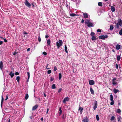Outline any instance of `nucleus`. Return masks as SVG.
<instances>
[{"label":"nucleus","instance_id":"2","mask_svg":"<svg viewBox=\"0 0 122 122\" xmlns=\"http://www.w3.org/2000/svg\"><path fill=\"white\" fill-rule=\"evenodd\" d=\"M56 45L57 46L58 48H59L60 46H61L62 44V41L59 40L58 42H57L56 43Z\"/></svg>","mask_w":122,"mask_h":122},{"label":"nucleus","instance_id":"49","mask_svg":"<svg viewBox=\"0 0 122 122\" xmlns=\"http://www.w3.org/2000/svg\"><path fill=\"white\" fill-rule=\"evenodd\" d=\"M116 78H113V79L112 80V82H114V81H115V80H116Z\"/></svg>","mask_w":122,"mask_h":122},{"label":"nucleus","instance_id":"14","mask_svg":"<svg viewBox=\"0 0 122 122\" xmlns=\"http://www.w3.org/2000/svg\"><path fill=\"white\" fill-rule=\"evenodd\" d=\"M111 10L112 12H114L115 10V8L113 6H112L111 7Z\"/></svg>","mask_w":122,"mask_h":122},{"label":"nucleus","instance_id":"9","mask_svg":"<svg viewBox=\"0 0 122 122\" xmlns=\"http://www.w3.org/2000/svg\"><path fill=\"white\" fill-rule=\"evenodd\" d=\"M94 81L93 80H90L89 81V83L90 85H94Z\"/></svg>","mask_w":122,"mask_h":122},{"label":"nucleus","instance_id":"38","mask_svg":"<svg viewBox=\"0 0 122 122\" xmlns=\"http://www.w3.org/2000/svg\"><path fill=\"white\" fill-rule=\"evenodd\" d=\"M115 119V117L114 116H112L111 118V121Z\"/></svg>","mask_w":122,"mask_h":122},{"label":"nucleus","instance_id":"58","mask_svg":"<svg viewBox=\"0 0 122 122\" xmlns=\"http://www.w3.org/2000/svg\"><path fill=\"white\" fill-rule=\"evenodd\" d=\"M45 37L46 38H47L49 37V36L48 35H46L45 36Z\"/></svg>","mask_w":122,"mask_h":122},{"label":"nucleus","instance_id":"15","mask_svg":"<svg viewBox=\"0 0 122 122\" xmlns=\"http://www.w3.org/2000/svg\"><path fill=\"white\" fill-rule=\"evenodd\" d=\"M113 91H114V92L115 94H116L117 92H119V90H118L117 89H113Z\"/></svg>","mask_w":122,"mask_h":122},{"label":"nucleus","instance_id":"29","mask_svg":"<svg viewBox=\"0 0 122 122\" xmlns=\"http://www.w3.org/2000/svg\"><path fill=\"white\" fill-rule=\"evenodd\" d=\"M70 15L71 16H74L76 15L74 13H72L70 14Z\"/></svg>","mask_w":122,"mask_h":122},{"label":"nucleus","instance_id":"16","mask_svg":"<svg viewBox=\"0 0 122 122\" xmlns=\"http://www.w3.org/2000/svg\"><path fill=\"white\" fill-rule=\"evenodd\" d=\"M38 107V106L37 105H35L33 107L32 110H35Z\"/></svg>","mask_w":122,"mask_h":122},{"label":"nucleus","instance_id":"1","mask_svg":"<svg viewBox=\"0 0 122 122\" xmlns=\"http://www.w3.org/2000/svg\"><path fill=\"white\" fill-rule=\"evenodd\" d=\"M85 24H87V26L88 27L94 26V24L90 22L87 19L85 20Z\"/></svg>","mask_w":122,"mask_h":122},{"label":"nucleus","instance_id":"30","mask_svg":"<svg viewBox=\"0 0 122 122\" xmlns=\"http://www.w3.org/2000/svg\"><path fill=\"white\" fill-rule=\"evenodd\" d=\"M116 112L118 113H120L121 112V111L120 109H117L116 110Z\"/></svg>","mask_w":122,"mask_h":122},{"label":"nucleus","instance_id":"8","mask_svg":"<svg viewBox=\"0 0 122 122\" xmlns=\"http://www.w3.org/2000/svg\"><path fill=\"white\" fill-rule=\"evenodd\" d=\"M3 67V63L2 61H1L0 62V68L1 70H2Z\"/></svg>","mask_w":122,"mask_h":122},{"label":"nucleus","instance_id":"55","mask_svg":"<svg viewBox=\"0 0 122 122\" xmlns=\"http://www.w3.org/2000/svg\"><path fill=\"white\" fill-rule=\"evenodd\" d=\"M84 22V20L83 19H82L81 21V23H83Z\"/></svg>","mask_w":122,"mask_h":122},{"label":"nucleus","instance_id":"26","mask_svg":"<svg viewBox=\"0 0 122 122\" xmlns=\"http://www.w3.org/2000/svg\"><path fill=\"white\" fill-rule=\"evenodd\" d=\"M119 34L120 35H122V28L119 31Z\"/></svg>","mask_w":122,"mask_h":122},{"label":"nucleus","instance_id":"12","mask_svg":"<svg viewBox=\"0 0 122 122\" xmlns=\"http://www.w3.org/2000/svg\"><path fill=\"white\" fill-rule=\"evenodd\" d=\"M120 47L121 46L119 44H117L116 46V48L117 50H119L120 49Z\"/></svg>","mask_w":122,"mask_h":122},{"label":"nucleus","instance_id":"5","mask_svg":"<svg viewBox=\"0 0 122 122\" xmlns=\"http://www.w3.org/2000/svg\"><path fill=\"white\" fill-rule=\"evenodd\" d=\"M107 37L108 36L107 35H106L105 36L102 35L99 36V38L100 39H105V38H107Z\"/></svg>","mask_w":122,"mask_h":122},{"label":"nucleus","instance_id":"42","mask_svg":"<svg viewBox=\"0 0 122 122\" xmlns=\"http://www.w3.org/2000/svg\"><path fill=\"white\" fill-rule=\"evenodd\" d=\"M51 72V70H49L47 71V73L48 74H50Z\"/></svg>","mask_w":122,"mask_h":122},{"label":"nucleus","instance_id":"53","mask_svg":"<svg viewBox=\"0 0 122 122\" xmlns=\"http://www.w3.org/2000/svg\"><path fill=\"white\" fill-rule=\"evenodd\" d=\"M6 98L5 99V100H7V99H8V97L7 96H6Z\"/></svg>","mask_w":122,"mask_h":122},{"label":"nucleus","instance_id":"64","mask_svg":"<svg viewBox=\"0 0 122 122\" xmlns=\"http://www.w3.org/2000/svg\"><path fill=\"white\" fill-rule=\"evenodd\" d=\"M38 99L39 100V101H40L41 100L40 99V98H39Z\"/></svg>","mask_w":122,"mask_h":122},{"label":"nucleus","instance_id":"21","mask_svg":"<svg viewBox=\"0 0 122 122\" xmlns=\"http://www.w3.org/2000/svg\"><path fill=\"white\" fill-rule=\"evenodd\" d=\"M110 100L111 101L113 100V97L112 95L111 94L110 95Z\"/></svg>","mask_w":122,"mask_h":122},{"label":"nucleus","instance_id":"23","mask_svg":"<svg viewBox=\"0 0 122 122\" xmlns=\"http://www.w3.org/2000/svg\"><path fill=\"white\" fill-rule=\"evenodd\" d=\"M29 96L28 94H25V98L26 100H27Z\"/></svg>","mask_w":122,"mask_h":122},{"label":"nucleus","instance_id":"36","mask_svg":"<svg viewBox=\"0 0 122 122\" xmlns=\"http://www.w3.org/2000/svg\"><path fill=\"white\" fill-rule=\"evenodd\" d=\"M113 28V26L112 25H111L110 27V29L111 30H112Z\"/></svg>","mask_w":122,"mask_h":122},{"label":"nucleus","instance_id":"63","mask_svg":"<svg viewBox=\"0 0 122 122\" xmlns=\"http://www.w3.org/2000/svg\"><path fill=\"white\" fill-rule=\"evenodd\" d=\"M44 96L45 97H46V94L45 93H44Z\"/></svg>","mask_w":122,"mask_h":122},{"label":"nucleus","instance_id":"48","mask_svg":"<svg viewBox=\"0 0 122 122\" xmlns=\"http://www.w3.org/2000/svg\"><path fill=\"white\" fill-rule=\"evenodd\" d=\"M17 53V52L15 51V52L13 53V55H15Z\"/></svg>","mask_w":122,"mask_h":122},{"label":"nucleus","instance_id":"50","mask_svg":"<svg viewBox=\"0 0 122 122\" xmlns=\"http://www.w3.org/2000/svg\"><path fill=\"white\" fill-rule=\"evenodd\" d=\"M19 74V73L18 72H16L15 73V75H18Z\"/></svg>","mask_w":122,"mask_h":122},{"label":"nucleus","instance_id":"19","mask_svg":"<svg viewBox=\"0 0 122 122\" xmlns=\"http://www.w3.org/2000/svg\"><path fill=\"white\" fill-rule=\"evenodd\" d=\"M61 107H60L59 108V115H60L62 113V111L61 109Z\"/></svg>","mask_w":122,"mask_h":122},{"label":"nucleus","instance_id":"44","mask_svg":"<svg viewBox=\"0 0 122 122\" xmlns=\"http://www.w3.org/2000/svg\"><path fill=\"white\" fill-rule=\"evenodd\" d=\"M42 53L45 55H46L47 54V53L45 52H43Z\"/></svg>","mask_w":122,"mask_h":122},{"label":"nucleus","instance_id":"47","mask_svg":"<svg viewBox=\"0 0 122 122\" xmlns=\"http://www.w3.org/2000/svg\"><path fill=\"white\" fill-rule=\"evenodd\" d=\"M62 90V89L60 88L59 89L58 92L59 93H60Z\"/></svg>","mask_w":122,"mask_h":122},{"label":"nucleus","instance_id":"57","mask_svg":"<svg viewBox=\"0 0 122 122\" xmlns=\"http://www.w3.org/2000/svg\"><path fill=\"white\" fill-rule=\"evenodd\" d=\"M30 48H28L27 49V51H30Z\"/></svg>","mask_w":122,"mask_h":122},{"label":"nucleus","instance_id":"10","mask_svg":"<svg viewBox=\"0 0 122 122\" xmlns=\"http://www.w3.org/2000/svg\"><path fill=\"white\" fill-rule=\"evenodd\" d=\"M69 98L68 97L65 98L63 100V103H65L66 101H68L69 100Z\"/></svg>","mask_w":122,"mask_h":122},{"label":"nucleus","instance_id":"18","mask_svg":"<svg viewBox=\"0 0 122 122\" xmlns=\"http://www.w3.org/2000/svg\"><path fill=\"white\" fill-rule=\"evenodd\" d=\"M4 100V99L3 97L2 96V99H1V106L2 107V104L3 102V101Z\"/></svg>","mask_w":122,"mask_h":122},{"label":"nucleus","instance_id":"60","mask_svg":"<svg viewBox=\"0 0 122 122\" xmlns=\"http://www.w3.org/2000/svg\"><path fill=\"white\" fill-rule=\"evenodd\" d=\"M4 41L5 42H7V40L5 39H4Z\"/></svg>","mask_w":122,"mask_h":122},{"label":"nucleus","instance_id":"27","mask_svg":"<svg viewBox=\"0 0 122 122\" xmlns=\"http://www.w3.org/2000/svg\"><path fill=\"white\" fill-rule=\"evenodd\" d=\"M117 61H119V60L121 58L120 56H117Z\"/></svg>","mask_w":122,"mask_h":122},{"label":"nucleus","instance_id":"32","mask_svg":"<svg viewBox=\"0 0 122 122\" xmlns=\"http://www.w3.org/2000/svg\"><path fill=\"white\" fill-rule=\"evenodd\" d=\"M83 109V108L81 107H80L79 110L80 111H82Z\"/></svg>","mask_w":122,"mask_h":122},{"label":"nucleus","instance_id":"28","mask_svg":"<svg viewBox=\"0 0 122 122\" xmlns=\"http://www.w3.org/2000/svg\"><path fill=\"white\" fill-rule=\"evenodd\" d=\"M20 79V77L19 76H18L16 78V80L18 82H19V80Z\"/></svg>","mask_w":122,"mask_h":122},{"label":"nucleus","instance_id":"59","mask_svg":"<svg viewBox=\"0 0 122 122\" xmlns=\"http://www.w3.org/2000/svg\"><path fill=\"white\" fill-rule=\"evenodd\" d=\"M48 65H47L46 66V68L47 69H49V68H48Z\"/></svg>","mask_w":122,"mask_h":122},{"label":"nucleus","instance_id":"25","mask_svg":"<svg viewBox=\"0 0 122 122\" xmlns=\"http://www.w3.org/2000/svg\"><path fill=\"white\" fill-rule=\"evenodd\" d=\"M56 87L55 85V84H53L52 85V88L53 89H55L56 88Z\"/></svg>","mask_w":122,"mask_h":122},{"label":"nucleus","instance_id":"35","mask_svg":"<svg viewBox=\"0 0 122 122\" xmlns=\"http://www.w3.org/2000/svg\"><path fill=\"white\" fill-rule=\"evenodd\" d=\"M98 5L99 6H101L102 5V3L101 2H99L98 3Z\"/></svg>","mask_w":122,"mask_h":122},{"label":"nucleus","instance_id":"51","mask_svg":"<svg viewBox=\"0 0 122 122\" xmlns=\"http://www.w3.org/2000/svg\"><path fill=\"white\" fill-rule=\"evenodd\" d=\"M97 31L98 32H101V30L100 29H98L97 30Z\"/></svg>","mask_w":122,"mask_h":122},{"label":"nucleus","instance_id":"52","mask_svg":"<svg viewBox=\"0 0 122 122\" xmlns=\"http://www.w3.org/2000/svg\"><path fill=\"white\" fill-rule=\"evenodd\" d=\"M116 68L117 69H118V67L117 64H116Z\"/></svg>","mask_w":122,"mask_h":122},{"label":"nucleus","instance_id":"34","mask_svg":"<svg viewBox=\"0 0 122 122\" xmlns=\"http://www.w3.org/2000/svg\"><path fill=\"white\" fill-rule=\"evenodd\" d=\"M96 118L97 120V121H98L99 120V117H98V115H97L96 116Z\"/></svg>","mask_w":122,"mask_h":122},{"label":"nucleus","instance_id":"61","mask_svg":"<svg viewBox=\"0 0 122 122\" xmlns=\"http://www.w3.org/2000/svg\"><path fill=\"white\" fill-rule=\"evenodd\" d=\"M3 43V42L2 41H0V45L2 44Z\"/></svg>","mask_w":122,"mask_h":122},{"label":"nucleus","instance_id":"39","mask_svg":"<svg viewBox=\"0 0 122 122\" xmlns=\"http://www.w3.org/2000/svg\"><path fill=\"white\" fill-rule=\"evenodd\" d=\"M38 40L40 42L41 41V38L40 36L38 37Z\"/></svg>","mask_w":122,"mask_h":122},{"label":"nucleus","instance_id":"17","mask_svg":"<svg viewBox=\"0 0 122 122\" xmlns=\"http://www.w3.org/2000/svg\"><path fill=\"white\" fill-rule=\"evenodd\" d=\"M83 122H88V119L87 118H86L83 119Z\"/></svg>","mask_w":122,"mask_h":122},{"label":"nucleus","instance_id":"43","mask_svg":"<svg viewBox=\"0 0 122 122\" xmlns=\"http://www.w3.org/2000/svg\"><path fill=\"white\" fill-rule=\"evenodd\" d=\"M121 118V117H119L117 119H118V122H119L120 121Z\"/></svg>","mask_w":122,"mask_h":122},{"label":"nucleus","instance_id":"11","mask_svg":"<svg viewBox=\"0 0 122 122\" xmlns=\"http://www.w3.org/2000/svg\"><path fill=\"white\" fill-rule=\"evenodd\" d=\"M9 75L11 77H13L14 75V74L13 73V71L10 72Z\"/></svg>","mask_w":122,"mask_h":122},{"label":"nucleus","instance_id":"54","mask_svg":"<svg viewBox=\"0 0 122 122\" xmlns=\"http://www.w3.org/2000/svg\"><path fill=\"white\" fill-rule=\"evenodd\" d=\"M23 33L25 34H27V33L25 31L23 32Z\"/></svg>","mask_w":122,"mask_h":122},{"label":"nucleus","instance_id":"46","mask_svg":"<svg viewBox=\"0 0 122 122\" xmlns=\"http://www.w3.org/2000/svg\"><path fill=\"white\" fill-rule=\"evenodd\" d=\"M27 74H28V79H29L30 77V74L29 73V72H27Z\"/></svg>","mask_w":122,"mask_h":122},{"label":"nucleus","instance_id":"37","mask_svg":"<svg viewBox=\"0 0 122 122\" xmlns=\"http://www.w3.org/2000/svg\"><path fill=\"white\" fill-rule=\"evenodd\" d=\"M95 34L94 33L92 32H91L90 34V35L92 36H93L95 35Z\"/></svg>","mask_w":122,"mask_h":122},{"label":"nucleus","instance_id":"4","mask_svg":"<svg viewBox=\"0 0 122 122\" xmlns=\"http://www.w3.org/2000/svg\"><path fill=\"white\" fill-rule=\"evenodd\" d=\"M25 5L27 6L28 7H30L31 6V4L29 2L26 0H25Z\"/></svg>","mask_w":122,"mask_h":122},{"label":"nucleus","instance_id":"40","mask_svg":"<svg viewBox=\"0 0 122 122\" xmlns=\"http://www.w3.org/2000/svg\"><path fill=\"white\" fill-rule=\"evenodd\" d=\"M54 79V78L53 77H51V78L50 81H52Z\"/></svg>","mask_w":122,"mask_h":122},{"label":"nucleus","instance_id":"20","mask_svg":"<svg viewBox=\"0 0 122 122\" xmlns=\"http://www.w3.org/2000/svg\"><path fill=\"white\" fill-rule=\"evenodd\" d=\"M47 43L49 45L50 44V39H48L47 41Z\"/></svg>","mask_w":122,"mask_h":122},{"label":"nucleus","instance_id":"45","mask_svg":"<svg viewBox=\"0 0 122 122\" xmlns=\"http://www.w3.org/2000/svg\"><path fill=\"white\" fill-rule=\"evenodd\" d=\"M57 70L56 67V66L54 67V70L55 71H56Z\"/></svg>","mask_w":122,"mask_h":122},{"label":"nucleus","instance_id":"33","mask_svg":"<svg viewBox=\"0 0 122 122\" xmlns=\"http://www.w3.org/2000/svg\"><path fill=\"white\" fill-rule=\"evenodd\" d=\"M111 102L110 103V104L111 105H113L114 104V102L113 100L111 101Z\"/></svg>","mask_w":122,"mask_h":122},{"label":"nucleus","instance_id":"31","mask_svg":"<svg viewBox=\"0 0 122 122\" xmlns=\"http://www.w3.org/2000/svg\"><path fill=\"white\" fill-rule=\"evenodd\" d=\"M65 51H66V52L67 53L68 52V51L67 50V47L66 45H65Z\"/></svg>","mask_w":122,"mask_h":122},{"label":"nucleus","instance_id":"3","mask_svg":"<svg viewBox=\"0 0 122 122\" xmlns=\"http://www.w3.org/2000/svg\"><path fill=\"white\" fill-rule=\"evenodd\" d=\"M119 25L121 26H122V22L121 19L119 20L118 23H117L116 26L117 28H119Z\"/></svg>","mask_w":122,"mask_h":122},{"label":"nucleus","instance_id":"7","mask_svg":"<svg viewBox=\"0 0 122 122\" xmlns=\"http://www.w3.org/2000/svg\"><path fill=\"white\" fill-rule=\"evenodd\" d=\"M83 13V15L84 17L85 18H87L88 17V14L86 13Z\"/></svg>","mask_w":122,"mask_h":122},{"label":"nucleus","instance_id":"13","mask_svg":"<svg viewBox=\"0 0 122 122\" xmlns=\"http://www.w3.org/2000/svg\"><path fill=\"white\" fill-rule=\"evenodd\" d=\"M90 91L91 94L93 95H94V92L93 89L91 88H90Z\"/></svg>","mask_w":122,"mask_h":122},{"label":"nucleus","instance_id":"24","mask_svg":"<svg viewBox=\"0 0 122 122\" xmlns=\"http://www.w3.org/2000/svg\"><path fill=\"white\" fill-rule=\"evenodd\" d=\"M61 78V74L60 73L59 75V79L60 80Z\"/></svg>","mask_w":122,"mask_h":122},{"label":"nucleus","instance_id":"41","mask_svg":"<svg viewBox=\"0 0 122 122\" xmlns=\"http://www.w3.org/2000/svg\"><path fill=\"white\" fill-rule=\"evenodd\" d=\"M117 84V83L116 82H115V81H114V82H112V84L114 85H116Z\"/></svg>","mask_w":122,"mask_h":122},{"label":"nucleus","instance_id":"62","mask_svg":"<svg viewBox=\"0 0 122 122\" xmlns=\"http://www.w3.org/2000/svg\"><path fill=\"white\" fill-rule=\"evenodd\" d=\"M41 121H43V117H42L41 118Z\"/></svg>","mask_w":122,"mask_h":122},{"label":"nucleus","instance_id":"56","mask_svg":"<svg viewBox=\"0 0 122 122\" xmlns=\"http://www.w3.org/2000/svg\"><path fill=\"white\" fill-rule=\"evenodd\" d=\"M49 110V109L47 108V112H46V114H47Z\"/></svg>","mask_w":122,"mask_h":122},{"label":"nucleus","instance_id":"22","mask_svg":"<svg viewBox=\"0 0 122 122\" xmlns=\"http://www.w3.org/2000/svg\"><path fill=\"white\" fill-rule=\"evenodd\" d=\"M92 39L93 40H97V38L93 36L92 37Z\"/></svg>","mask_w":122,"mask_h":122},{"label":"nucleus","instance_id":"6","mask_svg":"<svg viewBox=\"0 0 122 122\" xmlns=\"http://www.w3.org/2000/svg\"><path fill=\"white\" fill-rule=\"evenodd\" d=\"M97 101H95L94 103V105L93 107V109L94 110H95L97 107Z\"/></svg>","mask_w":122,"mask_h":122}]
</instances>
